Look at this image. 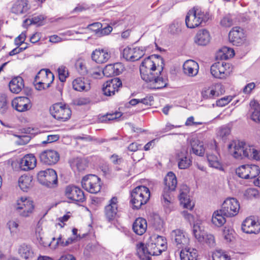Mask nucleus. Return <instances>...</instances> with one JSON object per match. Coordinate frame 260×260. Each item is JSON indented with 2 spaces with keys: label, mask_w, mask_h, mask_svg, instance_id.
<instances>
[{
  "label": "nucleus",
  "mask_w": 260,
  "mask_h": 260,
  "mask_svg": "<svg viewBox=\"0 0 260 260\" xmlns=\"http://www.w3.org/2000/svg\"><path fill=\"white\" fill-rule=\"evenodd\" d=\"M225 216L221 209L214 211L212 217V223L217 226H221L226 222Z\"/></svg>",
  "instance_id": "58836bf2"
},
{
  "label": "nucleus",
  "mask_w": 260,
  "mask_h": 260,
  "mask_svg": "<svg viewBox=\"0 0 260 260\" xmlns=\"http://www.w3.org/2000/svg\"><path fill=\"white\" fill-rule=\"evenodd\" d=\"M213 260H230V257L221 249L216 250L212 254Z\"/></svg>",
  "instance_id": "de8ad7c7"
},
{
  "label": "nucleus",
  "mask_w": 260,
  "mask_h": 260,
  "mask_svg": "<svg viewBox=\"0 0 260 260\" xmlns=\"http://www.w3.org/2000/svg\"><path fill=\"white\" fill-rule=\"evenodd\" d=\"M236 174L240 178L245 179H249L248 165L240 166L236 169Z\"/></svg>",
  "instance_id": "49530a36"
},
{
  "label": "nucleus",
  "mask_w": 260,
  "mask_h": 260,
  "mask_svg": "<svg viewBox=\"0 0 260 260\" xmlns=\"http://www.w3.org/2000/svg\"><path fill=\"white\" fill-rule=\"evenodd\" d=\"M82 187L91 193H96L101 189V179L97 176L89 174L84 176L81 181Z\"/></svg>",
  "instance_id": "9d476101"
},
{
  "label": "nucleus",
  "mask_w": 260,
  "mask_h": 260,
  "mask_svg": "<svg viewBox=\"0 0 260 260\" xmlns=\"http://www.w3.org/2000/svg\"><path fill=\"white\" fill-rule=\"evenodd\" d=\"M59 157L58 152L51 149L44 151L40 154V159L41 162L47 165L56 164L59 160Z\"/></svg>",
  "instance_id": "aec40b11"
},
{
  "label": "nucleus",
  "mask_w": 260,
  "mask_h": 260,
  "mask_svg": "<svg viewBox=\"0 0 260 260\" xmlns=\"http://www.w3.org/2000/svg\"><path fill=\"white\" fill-rule=\"evenodd\" d=\"M235 55L234 50L227 47H223L219 52V55L222 59H227Z\"/></svg>",
  "instance_id": "a18cd8bd"
},
{
  "label": "nucleus",
  "mask_w": 260,
  "mask_h": 260,
  "mask_svg": "<svg viewBox=\"0 0 260 260\" xmlns=\"http://www.w3.org/2000/svg\"><path fill=\"white\" fill-rule=\"evenodd\" d=\"M221 25L224 27H230L233 24V19L230 15H228L224 16L220 21Z\"/></svg>",
  "instance_id": "680f3d73"
},
{
  "label": "nucleus",
  "mask_w": 260,
  "mask_h": 260,
  "mask_svg": "<svg viewBox=\"0 0 260 260\" xmlns=\"http://www.w3.org/2000/svg\"><path fill=\"white\" fill-rule=\"evenodd\" d=\"M74 164L79 171L84 170L87 167L85 160L79 158H77L75 160Z\"/></svg>",
  "instance_id": "6e6d98bb"
},
{
  "label": "nucleus",
  "mask_w": 260,
  "mask_h": 260,
  "mask_svg": "<svg viewBox=\"0 0 260 260\" xmlns=\"http://www.w3.org/2000/svg\"><path fill=\"white\" fill-rule=\"evenodd\" d=\"M249 179L257 177L260 173L259 167L255 165H248Z\"/></svg>",
  "instance_id": "3c124183"
},
{
  "label": "nucleus",
  "mask_w": 260,
  "mask_h": 260,
  "mask_svg": "<svg viewBox=\"0 0 260 260\" xmlns=\"http://www.w3.org/2000/svg\"><path fill=\"white\" fill-rule=\"evenodd\" d=\"M228 152L236 159L246 157L250 159L260 160V150L256 149L253 146L246 145L239 140H234L228 146Z\"/></svg>",
  "instance_id": "f03ea898"
},
{
  "label": "nucleus",
  "mask_w": 260,
  "mask_h": 260,
  "mask_svg": "<svg viewBox=\"0 0 260 260\" xmlns=\"http://www.w3.org/2000/svg\"><path fill=\"white\" fill-rule=\"evenodd\" d=\"M32 177L27 175L21 176L18 180V185L23 191H27L31 186Z\"/></svg>",
  "instance_id": "a19ab883"
},
{
  "label": "nucleus",
  "mask_w": 260,
  "mask_h": 260,
  "mask_svg": "<svg viewBox=\"0 0 260 260\" xmlns=\"http://www.w3.org/2000/svg\"><path fill=\"white\" fill-rule=\"evenodd\" d=\"M232 100L231 96H225L217 101L216 105L219 107H223L229 104Z\"/></svg>",
  "instance_id": "0e129e2a"
},
{
  "label": "nucleus",
  "mask_w": 260,
  "mask_h": 260,
  "mask_svg": "<svg viewBox=\"0 0 260 260\" xmlns=\"http://www.w3.org/2000/svg\"><path fill=\"white\" fill-rule=\"evenodd\" d=\"M119 210L118 199L116 197H113L104 207L105 217L108 221H113L118 217Z\"/></svg>",
  "instance_id": "f8f14e48"
},
{
  "label": "nucleus",
  "mask_w": 260,
  "mask_h": 260,
  "mask_svg": "<svg viewBox=\"0 0 260 260\" xmlns=\"http://www.w3.org/2000/svg\"><path fill=\"white\" fill-rule=\"evenodd\" d=\"M123 67L121 63H116L107 65L103 71V73L106 77H111L120 74L123 71Z\"/></svg>",
  "instance_id": "c85d7f7f"
},
{
  "label": "nucleus",
  "mask_w": 260,
  "mask_h": 260,
  "mask_svg": "<svg viewBox=\"0 0 260 260\" xmlns=\"http://www.w3.org/2000/svg\"><path fill=\"white\" fill-rule=\"evenodd\" d=\"M149 239L160 248L159 251H163L167 249V240L164 237L156 234H153L150 237Z\"/></svg>",
  "instance_id": "4c0bfd02"
},
{
  "label": "nucleus",
  "mask_w": 260,
  "mask_h": 260,
  "mask_svg": "<svg viewBox=\"0 0 260 260\" xmlns=\"http://www.w3.org/2000/svg\"><path fill=\"white\" fill-rule=\"evenodd\" d=\"M147 227L146 220L143 218H138L133 224L134 232L138 235H142L146 231Z\"/></svg>",
  "instance_id": "2f4dec72"
},
{
  "label": "nucleus",
  "mask_w": 260,
  "mask_h": 260,
  "mask_svg": "<svg viewBox=\"0 0 260 260\" xmlns=\"http://www.w3.org/2000/svg\"><path fill=\"white\" fill-rule=\"evenodd\" d=\"M242 230L247 234H257L260 231V224L253 217H247L242 223Z\"/></svg>",
  "instance_id": "b1692460"
},
{
  "label": "nucleus",
  "mask_w": 260,
  "mask_h": 260,
  "mask_svg": "<svg viewBox=\"0 0 260 260\" xmlns=\"http://www.w3.org/2000/svg\"><path fill=\"white\" fill-rule=\"evenodd\" d=\"M111 53L108 49H96L91 54V58L97 63L102 64L107 62Z\"/></svg>",
  "instance_id": "5701e85b"
},
{
  "label": "nucleus",
  "mask_w": 260,
  "mask_h": 260,
  "mask_svg": "<svg viewBox=\"0 0 260 260\" xmlns=\"http://www.w3.org/2000/svg\"><path fill=\"white\" fill-rule=\"evenodd\" d=\"M230 42L233 45L239 46L244 44L245 41V35L243 29L240 27H234L229 34Z\"/></svg>",
  "instance_id": "a211bd4d"
},
{
  "label": "nucleus",
  "mask_w": 260,
  "mask_h": 260,
  "mask_svg": "<svg viewBox=\"0 0 260 260\" xmlns=\"http://www.w3.org/2000/svg\"><path fill=\"white\" fill-rule=\"evenodd\" d=\"M211 37L209 32L205 29L198 31L194 37V42L198 45H207L210 41Z\"/></svg>",
  "instance_id": "c756f323"
},
{
  "label": "nucleus",
  "mask_w": 260,
  "mask_h": 260,
  "mask_svg": "<svg viewBox=\"0 0 260 260\" xmlns=\"http://www.w3.org/2000/svg\"><path fill=\"white\" fill-rule=\"evenodd\" d=\"M14 208L20 216L27 218L33 214L35 205L33 201L29 198L21 197L16 200Z\"/></svg>",
  "instance_id": "423d86ee"
},
{
  "label": "nucleus",
  "mask_w": 260,
  "mask_h": 260,
  "mask_svg": "<svg viewBox=\"0 0 260 260\" xmlns=\"http://www.w3.org/2000/svg\"><path fill=\"white\" fill-rule=\"evenodd\" d=\"M178 167L181 169L187 168L191 164V160L187 150L182 148L180 152L177 153Z\"/></svg>",
  "instance_id": "bb28decb"
},
{
  "label": "nucleus",
  "mask_w": 260,
  "mask_h": 260,
  "mask_svg": "<svg viewBox=\"0 0 260 260\" xmlns=\"http://www.w3.org/2000/svg\"><path fill=\"white\" fill-rule=\"evenodd\" d=\"M189 188L186 185H183L181 186L180 189V194L179 196V200L181 205L185 208L191 210L194 207V204L190 200L188 193Z\"/></svg>",
  "instance_id": "393cba45"
},
{
  "label": "nucleus",
  "mask_w": 260,
  "mask_h": 260,
  "mask_svg": "<svg viewBox=\"0 0 260 260\" xmlns=\"http://www.w3.org/2000/svg\"><path fill=\"white\" fill-rule=\"evenodd\" d=\"M53 74L49 69H42L35 76L33 84L38 90L49 88L54 81Z\"/></svg>",
  "instance_id": "0eeeda50"
},
{
  "label": "nucleus",
  "mask_w": 260,
  "mask_h": 260,
  "mask_svg": "<svg viewBox=\"0 0 260 260\" xmlns=\"http://www.w3.org/2000/svg\"><path fill=\"white\" fill-rule=\"evenodd\" d=\"M145 54V51L140 48H125L123 51V56L127 61H135L140 59Z\"/></svg>",
  "instance_id": "4be33fe9"
},
{
  "label": "nucleus",
  "mask_w": 260,
  "mask_h": 260,
  "mask_svg": "<svg viewBox=\"0 0 260 260\" xmlns=\"http://www.w3.org/2000/svg\"><path fill=\"white\" fill-rule=\"evenodd\" d=\"M38 181L49 187H53L57 184V176L55 170L48 169L40 171L37 175Z\"/></svg>",
  "instance_id": "9b49d317"
},
{
  "label": "nucleus",
  "mask_w": 260,
  "mask_h": 260,
  "mask_svg": "<svg viewBox=\"0 0 260 260\" xmlns=\"http://www.w3.org/2000/svg\"><path fill=\"white\" fill-rule=\"evenodd\" d=\"M240 209V204L237 199L229 198L222 204L221 210L223 215L226 217H233L236 215Z\"/></svg>",
  "instance_id": "2eb2a0df"
},
{
  "label": "nucleus",
  "mask_w": 260,
  "mask_h": 260,
  "mask_svg": "<svg viewBox=\"0 0 260 260\" xmlns=\"http://www.w3.org/2000/svg\"><path fill=\"white\" fill-rule=\"evenodd\" d=\"M176 246L179 249L186 247L189 243L187 234L180 229L173 230L171 234Z\"/></svg>",
  "instance_id": "dca6fc26"
},
{
  "label": "nucleus",
  "mask_w": 260,
  "mask_h": 260,
  "mask_svg": "<svg viewBox=\"0 0 260 260\" xmlns=\"http://www.w3.org/2000/svg\"><path fill=\"white\" fill-rule=\"evenodd\" d=\"M181 23L177 21H174L170 25L169 31L173 34H177L181 30Z\"/></svg>",
  "instance_id": "5fc2aeb1"
},
{
  "label": "nucleus",
  "mask_w": 260,
  "mask_h": 260,
  "mask_svg": "<svg viewBox=\"0 0 260 260\" xmlns=\"http://www.w3.org/2000/svg\"><path fill=\"white\" fill-rule=\"evenodd\" d=\"M75 67L80 74L86 75L87 73V70L84 60L82 59L77 60L75 63Z\"/></svg>",
  "instance_id": "09e8293b"
},
{
  "label": "nucleus",
  "mask_w": 260,
  "mask_h": 260,
  "mask_svg": "<svg viewBox=\"0 0 260 260\" xmlns=\"http://www.w3.org/2000/svg\"><path fill=\"white\" fill-rule=\"evenodd\" d=\"M234 231L229 228L225 227L223 230V236L226 242H231L234 238Z\"/></svg>",
  "instance_id": "864d4df0"
},
{
  "label": "nucleus",
  "mask_w": 260,
  "mask_h": 260,
  "mask_svg": "<svg viewBox=\"0 0 260 260\" xmlns=\"http://www.w3.org/2000/svg\"><path fill=\"white\" fill-rule=\"evenodd\" d=\"M65 195L69 199L75 202H83L85 200L83 191L74 185H69L66 187Z\"/></svg>",
  "instance_id": "6ab92c4d"
},
{
  "label": "nucleus",
  "mask_w": 260,
  "mask_h": 260,
  "mask_svg": "<svg viewBox=\"0 0 260 260\" xmlns=\"http://www.w3.org/2000/svg\"><path fill=\"white\" fill-rule=\"evenodd\" d=\"M55 240V238H53L52 239V245L51 246V248L52 249H56L58 247V246H63L64 247V241L62 239V236L61 235H59V236L56 239V242L55 243V244H53V241Z\"/></svg>",
  "instance_id": "69168bd1"
},
{
  "label": "nucleus",
  "mask_w": 260,
  "mask_h": 260,
  "mask_svg": "<svg viewBox=\"0 0 260 260\" xmlns=\"http://www.w3.org/2000/svg\"><path fill=\"white\" fill-rule=\"evenodd\" d=\"M122 86V82L118 78H114L108 80L103 85V92L106 96L114 95Z\"/></svg>",
  "instance_id": "f3484780"
},
{
  "label": "nucleus",
  "mask_w": 260,
  "mask_h": 260,
  "mask_svg": "<svg viewBox=\"0 0 260 260\" xmlns=\"http://www.w3.org/2000/svg\"><path fill=\"white\" fill-rule=\"evenodd\" d=\"M45 19V17L43 15H38L33 16L31 18L25 19L23 21V25L26 27V25L31 24H37L38 25H42L43 21Z\"/></svg>",
  "instance_id": "37998d69"
},
{
  "label": "nucleus",
  "mask_w": 260,
  "mask_h": 260,
  "mask_svg": "<svg viewBox=\"0 0 260 260\" xmlns=\"http://www.w3.org/2000/svg\"><path fill=\"white\" fill-rule=\"evenodd\" d=\"M192 152L199 156H202L205 152L203 142L198 140H194L191 142Z\"/></svg>",
  "instance_id": "79ce46f5"
},
{
  "label": "nucleus",
  "mask_w": 260,
  "mask_h": 260,
  "mask_svg": "<svg viewBox=\"0 0 260 260\" xmlns=\"http://www.w3.org/2000/svg\"><path fill=\"white\" fill-rule=\"evenodd\" d=\"M29 9L30 6L26 0H19L13 5L11 11L13 13L20 15L26 13Z\"/></svg>",
  "instance_id": "7c9ffc66"
},
{
  "label": "nucleus",
  "mask_w": 260,
  "mask_h": 260,
  "mask_svg": "<svg viewBox=\"0 0 260 260\" xmlns=\"http://www.w3.org/2000/svg\"><path fill=\"white\" fill-rule=\"evenodd\" d=\"M150 197V190L147 187L139 186L134 188L131 194V203L133 206V208L140 209L143 205L148 202Z\"/></svg>",
  "instance_id": "7ed1b4c3"
},
{
  "label": "nucleus",
  "mask_w": 260,
  "mask_h": 260,
  "mask_svg": "<svg viewBox=\"0 0 260 260\" xmlns=\"http://www.w3.org/2000/svg\"><path fill=\"white\" fill-rule=\"evenodd\" d=\"M11 104L14 109L20 112L28 111L32 107L30 99L25 96L15 98L12 100Z\"/></svg>",
  "instance_id": "412c9836"
},
{
  "label": "nucleus",
  "mask_w": 260,
  "mask_h": 260,
  "mask_svg": "<svg viewBox=\"0 0 260 260\" xmlns=\"http://www.w3.org/2000/svg\"><path fill=\"white\" fill-rule=\"evenodd\" d=\"M24 87L23 80L21 77L13 78L9 83L10 91L14 93H19Z\"/></svg>",
  "instance_id": "c9c22d12"
},
{
  "label": "nucleus",
  "mask_w": 260,
  "mask_h": 260,
  "mask_svg": "<svg viewBox=\"0 0 260 260\" xmlns=\"http://www.w3.org/2000/svg\"><path fill=\"white\" fill-rule=\"evenodd\" d=\"M207 160L210 167L221 170L222 165L220 161V156L216 142L212 144L211 149L206 153Z\"/></svg>",
  "instance_id": "4468645a"
},
{
  "label": "nucleus",
  "mask_w": 260,
  "mask_h": 260,
  "mask_svg": "<svg viewBox=\"0 0 260 260\" xmlns=\"http://www.w3.org/2000/svg\"><path fill=\"white\" fill-rule=\"evenodd\" d=\"M230 127L227 126H223L218 129L217 135L222 139H224L230 134Z\"/></svg>",
  "instance_id": "13d9d810"
},
{
  "label": "nucleus",
  "mask_w": 260,
  "mask_h": 260,
  "mask_svg": "<svg viewBox=\"0 0 260 260\" xmlns=\"http://www.w3.org/2000/svg\"><path fill=\"white\" fill-rule=\"evenodd\" d=\"M250 112L251 119L256 123H260V106L259 103L255 100L250 103Z\"/></svg>",
  "instance_id": "72a5a7b5"
},
{
  "label": "nucleus",
  "mask_w": 260,
  "mask_h": 260,
  "mask_svg": "<svg viewBox=\"0 0 260 260\" xmlns=\"http://www.w3.org/2000/svg\"><path fill=\"white\" fill-rule=\"evenodd\" d=\"M18 252L20 256L25 259H30L34 256V252L32 247L27 244H22L20 246Z\"/></svg>",
  "instance_id": "e433bc0d"
},
{
  "label": "nucleus",
  "mask_w": 260,
  "mask_h": 260,
  "mask_svg": "<svg viewBox=\"0 0 260 260\" xmlns=\"http://www.w3.org/2000/svg\"><path fill=\"white\" fill-rule=\"evenodd\" d=\"M164 182L165 187L162 192L161 201L164 205L167 206L172 201L170 192L175 190L177 184V178L174 173L169 172L165 178Z\"/></svg>",
  "instance_id": "6e6552de"
},
{
  "label": "nucleus",
  "mask_w": 260,
  "mask_h": 260,
  "mask_svg": "<svg viewBox=\"0 0 260 260\" xmlns=\"http://www.w3.org/2000/svg\"><path fill=\"white\" fill-rule=\"evenodd\" d=\"M57 72L59 80L62 82H65L69 75L67 68L64 66H60L58 68Z\"/></svg>",
  "instance_id": "603ef678"
},
{
  "label": "nucleus",
  "mask_w": 260,
  "mask_h": 260,
  "mask_svg": "<svg viewBox=\"0 0 260 260\" xmlns=\"http://www.w3.org/2000/svg\"><path fill=\"white\" fill-rule=\"evenodd\" d=\"M149 239L146 244L140 243L137 245V253L141 260H151V256L158 255L162 251L160 248Z\"/></svg>",
  "instance_id": "20e7f679"
},
{
  "label": "nucleus",
  "mask_w": 260,
  "mask_h": 260,
  "mask_svg": "<svg viewBox=\"0 0 260 260\" xmlns=\"http://www.w3.org/2000/svg\"><path fill=\"white\" fill-rule=\"evenodd\" d=\"M192 234L194 238L200 243L204 242V236L206 233L204 230V228L199 223L194 224L192 230Z\"/></svg>",
  "instance_id": "f704fd0d"
},
{
  "label": "nucleus",
  "mask_w": 260,
  "mask_h": 260,
  "mask_svg": "<svg viewBox=\"0 0 260 260\" xmlns=\"http://www.w3.org/2000/svg\"><path fill=\"white\" fill-rule=\"evenodd\" d=\"M50 112L52 116L57 120L66 121L71 115V110L67 106L61 103H56L50 108Z\"/></svg>",
  "instance_id": "ddd939ff"
},
{
  "label": "nucleus",
  "mask_w": 260,
  "mask_h": 260,
  "mask_svg": "<svg viewBox=\"0 0 260 260\" xmlns=\"http://www.w3.org/2000/svg\"><path fill=\"white\" fill-rule=\"evenodd\" d=\"M25 32H22L18 37L15 39V43L16 45L20 46L25 40Z\"/></svg>",
  "instance_id": "774afa93"
},
{
  "label": "nucleus",
  "mask_w": 260,
  "mask_h": 260,
  "mask_svg": "<svg viewBox=\"0 0 260 260\" xmlns=\"http://www.w3.org/2000/svg\"><path fill=\"white\" fill-rule=\"evenodd\" d=\"M164 225V221L159 216H156L154 219L153 226L156 230H161Z\"/></svg>",
  "instance_id": "052dcab7"
},
{
  "label": "nucleus",
  "mask_w": 260,
  "mask_h": 260,
  "mask_svg": "<svg viewBox=\"0 0 260 260\" xmlns=\"http://www.w3.org/2000/svg\"><path fill=\"white\" fill-rule=\"evenodd\" d=\"M7 108V101L6 95H0V113H4Z\"/></svg>",
  "instance_id": "bf43d9fd"
},
{
  "label": "nucleus",
  "mask_w": 260,
  "mask_h": 260,
  "mask_svg": "<svg viewBox=\"0 0 260 260\" xmlns=\"http://www.w3.org/2000/svg\"><path fill=\"white\" fill-rule=\"evenodd\" d=\"M209 19L204 12L197 8H193L187 13L185 17V24L189 28H193L199 26L203 22Z\"/></svg>",
  "instance_id": "39448f33"
},
{
  "label": "nucleus",
  "mask_w": 260,
  "mask_h": 260,
  "mask_svg": "<svg viewBox=\"0 0 260 260\" xmlns=\"http://www.w3.org/2000/svg\"><path fill=\"white\" fill-rule=\"evenodd\" d=\"M7 226L12 236L17 235L19 231V220L17 219L10 220L7 223Z\"/></svg>",
  "instance_id": "c03bdc74"
},
{
  "label": "nucleus",
  "mask_w": 260,
  "mask_h": 260,
  "mask_svg": "<svg viewBox=\"0 0 260 260\" xmlns=\"http://www.w3.org/2000/svg\"><path fill=\"white\" fill-rule=\"evenodd\" d=\"M202 95L205 98L210 99L217 95L218 93L216 91V87L212 86L208 88H206L204 91H203Z\"/></svg>",
  "instance_id": "8fccbe9b"
},
{
  "label": "nucleus",
  "mask_w": 260,
  "mask_h": 260,
  "mask_svg": "<svg viewBox=\"0 0 260 260\" xmlns=\"http://www.w3.org/2000/svg\"><path fill=\"white\" fill-rule=\"evenodd\" d=\"M204 240L203 243H205L211 247L215 246V242L214 237L213 236V235L211 234H206L205 236H204Z\"/></svg>",
  "instance_id": "e2e57ef3"
},
{
  "label": "nucleus",
  "mask_w": 260,
  "mask_h": 260,
  "mask_svg": "<svg viewBox=\"0 0 260 260\" xmlns=\"http://www.w3.org/2000/svg\"><path fill=\"white\" fill-rule=\"evenodd\" d=\"M163 59L157 55H152L145 58L140 66L141 78L148 83L151 89H160L166 86L167 79L161 76L163 70Z\"/></svg>",
  "instance_id": "f257e3e1"
},
{
  "label": "nucleus",
  "mask_w": 260,
  "mask_h": 260,
  "mask_svg": "<svg viewBox=\"0 0 260 260\" xmlns=\"http://www.w3.org/2000/svg\"><path fill=\"white\" fill-rule=\"evenodd\" d=\"M258 196V191L254 188H248L244 193V196L247 199L256 198Z\"/></svg>",
  "instance_id": "4d7b16f0"
},
{
  "label": "nucleus",
  "mask_w": 260,
  "mask_h": 260,
  "mask_svg": "<svg viewBox=\"0 0 260 260\" xmlns=\"http://www.w3.org/2000/svg\"><path fill=\"white\" fill-rule=\"evenodd\" d=\"M37 159L35 156L31 154H27L22 157L19 163L20 168L23 171H28L34 169L36 166Z\"/></svg>",
  "instance_id": "a878e982"
},
{
  "label": "nucleus",
  "mask_w": 260,
  "mask_h": 260,
  "mask_svg": "<svg viewBox=\"0 0 260 260\" xmlns=\"http://www.w3.org/2000/svg\"><path fill=\"white\" fill-rule=\"evenodd\" d=\"M199 69L198 63L191 59L186 60L183 66L184 73L189 77L196 76L198 73Z\"/></svg>",
  "instance_id": "cd10ccee"
},
{
  "label": "nucleus",
  "mask_w": 260,
  "mask_h": 260,
  "mask_svg": "<svg viewBox=\"0 0 260 260\" xmlns=\"http://www.w3.org/2000/svg\"><path fill=\"white\" fill-rule=\"evenodd\" d=\"M72 86L75 90L80 92L88 91L91 88L90 83L85 82L82 78L74 79L72 82Z\"/></svg>",
  "instance_id": "473e14b6"
},
{
  "label": "nucleus",
  "mask_w": 260,
  "mask_h": 260,
  "mask_svg": "<svg viewBox=\"0 0 260 260\" xmlns=\"http://www.w3.org/2000/svg\"><path fill=\"white\" fill-rule=\"evenodd\" d=\"M231 65L224 61H218L213 64L210 68L212 75L218 79H223L229 77L232 72Z\"/></svg>",
  "instance_id": "1a4fd4ad"
},
{
  "label": "nucleus",
  "mask_w": 260,
  "mask_h": 260,
  "mask_svg": "<svg viewBox=\"0 0 260 260\" xmlns=\"http://www.w3.org/2000/svg\"><path fill=\"white\" fill-rule=\"evenodd\" d=\"M197 256V251L194 249H186L185 247L180 253L181 260H195Z\"/></svg>",
  "instance_id": "ea45409f"
},
{
  "label": "nucleus",
  "mask_w": 260,
  "mask_h": 260,
  "mask_svg": "<svg viewBox=\"0 0 260 260\" xmlns=\"http://www.w3.org/2000/svg\"><path fill=\"white\" fill-rule=\"evenodd\" d=\"M121 116L120 112H116L112 114H107L104 116L103 120H113L119 118Z\"/></svg>",
  "instance_id": "338daca9"
}]
</instances>
